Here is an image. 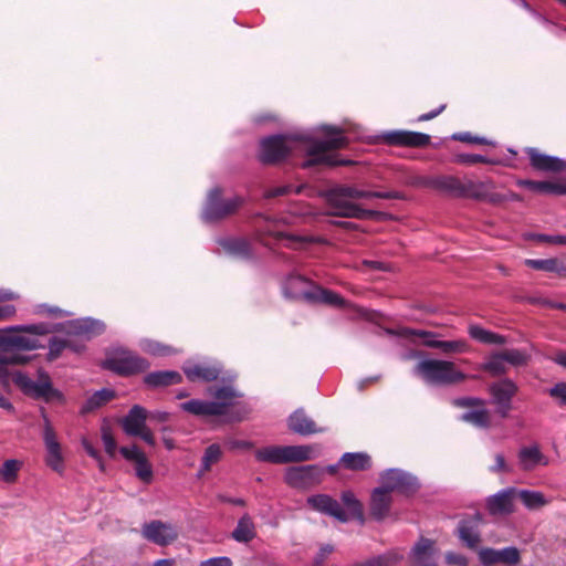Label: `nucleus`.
<instances>
[{"label": "nucleus", "mask_w": 566, "mask_h": 566, "mask_svg": "<svg viewBox=\"0 0 566 566\" xmlns=\"http://www.w3.org/2000/svg\"><path fill=\"white\" fill-rule=\"evenodd\" d=\"M9 366L4 358L0 356V385L2 388L9 390L11 381H13L30 398L40 399L48 403L53 401L65 402L63 392L53 387L51 377L44 369H39L38 378L33 380L22 371L11 373Z\"/></svg>", "instance_id": "obj_1"}, {"label": "nucleus", "mask_w": 566, "mask_h": 566, "mask_svg": "<svg viewBox=\"0 0 566 566\" xmlns=\"http://www.w3.org/2000/svg\"><path fill=\"white\" fill-rule=\"evenodd\" d=\"M326 135L325 139H313L304 149L310 159L302 164L303 168H311L316 165L326 166H350L355 161L350 159H338L336 155L327 154L329 150H337L347 147L349 140L344 135L342 128L336 126H325L323 128Z\"/></svg>", "instance_id": "obj_2"}, {"label": "nucleus", "mask_w": 566, "mask_h": 566, "mask_svg": "<svg viewBox=\"0 0 566 566\" xmlns=\"http://www.w3.org/2000/svg\"><path fill=\"white\" fill-rule=\"evenodd\" d=\"M413 374L429 386H453L469 378H476L460 370L455 363L447 359L423 357L413 367Z\"/></svg>", "instance_id": "obj_3"}, {"label": "nucleus", "mask_w": 566, "mask_h": 566, "mask_svg": "<svg viewBox=\"0 0 566 566\" xmlns=\"http://www.w3.org/2000/svg\"><path fill=\"white\" fill-rule=\"evenodd\" d=\"M343 504L348 512H345L340 504L327 494H317L310 496L307 503L312 509L323 514L329 515L339 522H347L349 518L357 520L360 524L365 523L364 509L360 501L352 491H344L340 495Z\"/></svg>", "instance_id": "obj_4"}, {"label": "nucleus", "mask_w": 566, "mask_h": 566, "mask_svg": "<svg viewBox=\"0 0 566 566\" xmlns=\"http://www.w3.org/2000/svg\"><path fill=\"white\" fill-rule=\"evenodd\" d=\"M310 138L300 135H272L260 140L258 158L264 165H276L301 148V144H311Z\"/></svg>", "instance_id": "obj_5"}, {"label": "nucleus", "mask_w": 566, "mask_h": 566, "mask_svg": "<svg viewBox=\"0 0 566 566\" xmlns=\"http://www.w3.org/2000/svg\"><path fill=\"white\" fill-rule=\"evenodd\" d=\"M259 462L283 464L303 462L315 458L311 446H269L255 451Z\"/></svg>", "instance_id": "obj_6"}, {"label": "nucleus", "mask_w": 566, "mask_h": 566, "mask_svg": "<svg viewBox=\"0 0 566 566\" xmlns=\"http://www.w3.org/2000/svg\"><path fill=\"white\" fill-rule=\"evenodd\" d=\"M104 331V324L92 318H81L67 322L65 326V349L74 353H82L85 349L83 340L90 339L93 335Z\"/></svg>", "instance_id": "obj_7"}, {"label": "nucleus", "mask_w": 566, "mask_h": 566, "mask_svg": "<svg viewBox=\"0 0 566 566\" xmlns=\"http://www.w3.org/2000/svg\"><path fill=\"white\" fill-rule=\"evenodd\" d=\"M102 367L127 377L147 370L149 363L130 350L116 349L102 363Z\"/></svg>", "instance_id": "obj_8"}, {"label": "nucleus", "mask_w": 566, "mask_h": 566, "mask_svg": "<svg viewBox=\"0 0 566 566\" xmlns=\"http://www.w3.org/2000/svg\"><path fill=\"white\" fill-rule=\"evenodd\" d=\"M325 199L328 206V211L326 212L328 216L367 219L376 213L373 210L364 209L359 205L352 202L348 197L344 196L335 187L326 191Z\"/></svg>", "instance_id": "obj_9"}, {"label": "nucleus", "mask_w": 566, "mask_h": 566, "mask_svg": "<svg viewBox=\"0 0 566 566\" xmlns=\"http://www.w3.org/2000/svg\"><path fill=\"white\" fill-rule=\"evenodd\" d=\"M243 202V198L239 196L223 199L221 189L213 188L208 195L203 219L208 222L221 220L234 213Z\"/></svg>", "instance_id": "obj_10"}, {"label": "nucleus", "mask_w": 566, "mask_h": 566, "mask_svg": "<svg viewBox=\"0 0 566 566\" xmlns=\"http://www.w3.org/2000/svg\"><path fill=\"white\" fill-rule=\"evenodd\" d=\"M41 417L43 420V442L46 449L45 463L54 472L62 475L65 467L61 444L44 408H41Z\"/></svg>", "instance_id": "obj_11"}, {"label": "nucleus", "mask_w": 566, "mask_h": 566, "mask_svg": "<svg viewBox=\"0 0 566 566\" xmlns=\"http://www.w3.org/2000/svg\"><path fill=\"white\" fill-rule=\"evenodd\" d=\"M381 489L388 493L399 492L406 495L413 494L419 489L418 480L408 472L399 469H388L380 475Z\"/></svg>", "instance_id": "obj_12"}, {"label": "nucleus", "mask_w": 566, "mask_h": 566, "mask_svg": "<svg viewBox=\"0 0 566 566\" xmlns=\"http://www.w3.org/2000/svg\"><path fill=\"white\" fill-rule=\"evenodd\" d=\"M142 535L150 543L167 546L178 538V531L171 523L154 520L142 526Z\"/></svg>", "instance_id": "obj_13"}, {"label": "nucleus", "mask_w": 566, "mask_h": 566, "mask_svg": "<svg viewBox=\"0 0 566 566\" xmlns=\"http://www.w3.org/2000/svg\"><path fill=\"white\" fill-rule=\"evenodd\" d=\"M493 403L497 407V412L503 417H507L512 408V399L517 394V385L510 378H503L493 382L489 387Z\"/></svg>", "instance_id": "obj_14"}, {"label": "nucleus", "mask_w": 566, "mask_h": 566, "mask_svg": "<svg viewBox=\"0 0 566 566\" xmlns=\"http://www.w3.org/2000/svg\"><path fill=\"white\" fill-rule=\"evenodd\" d=\"M382 144L398 147L420 148L430 144V136L419 132L389 130L379 136Z\"/></svg>", "instance_id": "obj_15"}, {"label": "nucleus", "mask_w": 566, "mask_h": 566, "mask_svg": "<svg viewBox=\"0 0 566 566\" xmlns=\"http://www.w3.org/2000/svg\"><path fill=\"white\" fill-rule=\"evenodd\" d=\"M463 198L485 201L491 205H500L502 199L499 197L496 185L492 179L473 180L467 178Z\"/></svg>", "instance_id": "obj_16"}, {"label": "nucleus", "mask_w": 566, "mask_h": 566, "mask_svg": "<svg viewBox=\"0 0 566 566\" xmlns=\"http://www.w3.org/2000/svg\"><path fill=\"white\" fill-rule=\"evenodd\" d=\"M323 470L314 464L291 467L284 472L285 482L293 488H306L321 481Z\"/></svg>", "instance_id": "obj_17"}, {"label": "nucleus", "mask_w": 566, "mask_h": 566, "mask_svg": "<svg viewBox=\"0 0 566 566\" xmlns=\"http://www.w3.org/2000/svg\"><path fill=\"white\" fill-rule=\"evenodd\" d=\"M308 303H323L336 307H343L347 310H354L357 315L368 317V313L365 308L356 307L352 303L343 298L338 293L319 286H312V293L307 294Z\"/></svg>", "instance_id": "obj_18"}, {"label": "nucleus", "mask_w": 566, "mask_h": 566, "mask_svg": "<svg viewBox=\"0 0 566 566\" xmlns=\"http://www.w3.org/2000/svg\"><path fill=\"white\" fill-rule=\"evenodd\" d=\"M515 488H506L486 499V509L493 516H504L514 512Z\"/></svg>", "instance_id": "obj_19"}, {"label": "nucleus", "mask_w": 566, "mask_h": 566, "mask_svg": "<svg viewBox=\"0 0 566 566\" xmlns=\"http://www.w3.org/2000/svg\"><path fill=\"white\" fill-rule=\"evenodd\" d=\"M479 559L483 566H492L497 563L516 565L521 560V554L514 546L502 549L481 548L479 551Z\"/></svg>", "instance_id": "obj_20"}, {"label": "nucleus", "mask_w": 566, "mask_h": 566, "mask_svg": "<svg viewBox=\"0 0 566 566\" xmlns=\"http://www.w3.org/2000/svg\"><path fill=\"white\" fill-rule=\"evenodd\" d=\"M533 169L543 172H560L566 168V163L559 157L545 155L538 149L528 147L525 149Z\"/></svg>", "instance_id": "obj_21"}, {"label": "nucleus", "mask_w": 566, "mask_h": 566, "mask_svg": "<svg viewBox=\"0 0 566 566\" xmlns=\"http://www.w3.org/2000/svg\"><path fill=\"white\" fill-rule=\"evenodd\" d=\"M548 463V458L536 443L522 447L517 452V464L522 471L531 472L537 467H546Z\"/></svg>", "instance_id": "obj_22"}, {"label": "nucleus", "mask_w": 566, "mask_h": 566, "mask_svg": "<svg viewBox=\"0 0 566 566\" xmlns=\"http://www.w3.org/2000/svg\"><path fill=\"white\" fill-rule=\"evenodd\" d=\"M182 370L190 381L201 380L207 382L218 379L221 373L218 364L210 363L188 364L182 367Z\"/></svg>", "instance_id": "obj_23"}, {"label": "nucleus", "mask_w": 566, "mask_h": 566, "mask_svg": "<svg viewBox=\"0 0 566 566\" xmlns=\"http://www.w3.org/2000/svg\"><path fill=\"white\" fill-rule=\"evenodd\" d=\"M481 521V515L474 514L470 520H463L459 523L458 536L471 549L476 548L481 542L479 532Z\"/></svg>", "instance_id": "obj_24"}, {"label": "nucleus", "mask_w": 566, "mask_h": 566, "mask_svg": "<svg viewBox=\"0 0 566 566\" xmlns=\"http://www.w3.org/2000/svg\"><path fill=\"white\" fill-rule=\"evenodd\" d=\"M392 497L385 489L376 488L370 495V514L376 521L385 520L391 506Z\"/></svg>", "instance_id": "obj_25"}, {"label": "nucleus", "mask_w": 566, "mask_h": 566, "mask_svg": "<svg viewBox=\"0 0 566 566\" xmlns=\"http://www.w3.org/2000/svg\"><path fill=\"white\" fill-rule=\"evenodd\" d=\"M147 410L139 406L135 405L130 408L128 413L125 416V418L122 420V427L124 431L128 436L136 437L138 433L142 432L144 428H146V419H147Z\"/></svg>", "instance_id": "obj_26"}, {"label": "nucleus", "mask_w": 566, "mask_h": 566, "mask_svg": "<svg viewBox=\"0 0 566 566\" xmlns=\"http://www.w3.org/2000/svg\"><path fill=\"white\" fill-rule=\"evenodd\" d=\"M311 282L304 276L291 274L286 277L283 284V293L286 297L305 300L307 302V294L312 293Z\"/></svg>", "instance_id": "obj_27"}, {"label": "nucleus", "mask_w": 566, "mask_h": 566, "mask_svg": "<svg viewBox=\"0 0 566 566\" xmlns=\"http://www.w3.org/2000/svg\"><path fill=\"white\" fill-rule=\"evenodd\" d=\"M287 423L290 430L301 436H310L323 431V429L316 427L315 422L303 410L294 411L290 416Z\"/></svg>", "instance_id": "obj_28"}, {"label": "nucleus", "mask_w": 566, "mask_h": 566, "mask_svg": "<svg viewBox=\"0 0 566 566\" xmlns=\"http://www.w3.org/2000/svg\"><path fill=\"white\" fill-rule=\"evenodd\" d=\"M210 395L214 398L211 403L217 405L219 416L227 413L228 408L234 406L235 400L241 396L233 387L222 386L217 388L214 391H210Z\"/></svg>", "instance_id": "obj_29"}, {"label": "nucleus", "mask_w": 566, "mask_h": 566, "mask_svg": "<svg viewBox=\"0 0 566 566\" xmlns=\"http://www.w3.org/2000/svg\"><path fill=\"white\" fill-rule=\"evenodd\" d=\"M344 196L352 199L377 198V199H400L398 191H364L354 186H336L335 187Z\"/></svg>", "instance_id": "obj_30"}, {"label": "nucleus", "mask_w": 566, "mask_h": 566, "mask_svg": "<svg viewBox=\"0 0 566 566\" xmlns=\"http://www.w3.org/2000/svg\"><path fill=\"white\" fill-rule=\"evenodd\" d=\"M520 187L527 188L534 192L546 193V195H566V185L560 182L552 181H535L530 179L517 180Z\"/></svg>", "instance_id": "obj_31"}, {"label": "nucleus", "mask_w": 566, "mask_h": 566, "mask_svg": "<svg viewBox=\"0 0 566 566\" xmlns=\"http://www.w3.org/2000/svg\"><path fill=\"white\" fill-rule=\"evenodd\" d=\"M182 377L175 370H158L147 374L144 382L151 388L167 387L181 382Z\"/></svg>", "instance_id": "obj_32"}, {"label": "nucleus", "mask_w": 566, "mask_h": 566, "mask_svg": "<svg viewBox=\"0 0 566 566\" xmlns=\"http://www.w3.org/2000/svg\"><path fill=\"white\" fill-rule=\"evenodd\" d=\"M38 339L31 338L20 334H13V332L7 333L3 349L4 350H33L40 348Z\"/></svg>", "instance_id": "obj_33"}, {"label": "nucleus", "mask_w": 566, "mask_h": 566, "mask_svg": "<svg viewBox=\"0 0 566 566\" xmlns=\"http://www.w3.org/2000/svg\"><path fill=\"white\" fill-rule=\"evenodd\" d=\"M59 325L51 326L46 323L31 324V325H22V326H13L0 329V349H3L6 336L9 332H27L33 335H45L52 332L57 331Z\"/></svg>", "instance_id": "obj_34"}, {"label": "nucleus", "mask_w": 566, "mask_h": 566, "mask_svg": "<svg viewBox=\"0 0 566 566\" xmlns=\"http://www.w3.org/2000/svg\"><path fill=\"white\" fill-rule=\"evenodd\" d=\"M231 536L238 543H249L256 536L255 525L249 514L245 513L239 518Z\"/></svg>", "instance_id": "obj_35"}, {"label": "nucleus", "mask_w": 566, "mask_h": 566, "mask_svg": "<svg viewBox=\"0 0 566 566\" xmlns=\"http://www.w3.org/2000/svg\"><path fill=\"white\" fill-rule=\"evenodd\" d=\"M339 462L344 468L353 471H365L371 467V458L365 452H346Z\"/></svg>", "instance_id": "obj_36"}, {"label": "nucleus", "mask_w": 566, "mask_h": 566, "mask_svg": "<svg viewBox=\"0 0 566 566\" xmlns=\"http://www.w3.org/2000/svg\"><path fill=\"white\" fill-rule=\"evenodd\" d=\"M180 408L195 416H219L217 405L211 401L191 399L180 405Z\"/></svg>", "instance_id": "obj_37"}, {"label": "nucleus", "mask_w": 566, "mask_h": 566, "mask_svg": "<svg viewBox=\"0 0 566 566\" xmlns=\"http://www.w3.org/2000/svg\"><path fill=\"white\" fill-rule=\"evenodd\" d=\"M460 420L481 429H488L491 426L490 411L485 408V405L462 413Z\"/></svg>", "instance_id": "obj_38"}, {"label": "nucleus", "mask_w": 566, "mask_h": 566, "mask_svg": "<svg viewBox=\"0 0 566 566\" xmlns=\"http://www.w3.org/2000/svg\"><path fill=\"white\" fill-rule=\"evenodd\" d=\"M468 333L471 338L483 344L503 345L506 343L505 336L493 333L479 325H470Z\"/></svg>", "instance_id": "obj_39"}, {"label": "nucleus", "mask_w": 566, "mask_h": 566, "mask_svg": "<svg viewBox=\"0 0 566 566\" xmlns=\"http://www.w3.org/2000/svg\"><path fill=\"white\" fill-rule=\"evenodd\" d=\"M480 369L489 373L493 377L506 374L507 367L502 352L492 353L485 361L480 365Z\"/></svg>", "instance_id": "obj_40"}, {"label": "nucleus", "mask_w": 566, "mask_h": 566, "mask_svg": "<svg viewBox=\"0 0 566 566\" xmlns=\"http://www.w3.org/2000/svg\"><path fill=\"white\" fill-rule=\"evenodd\" d=\"M433 349H439L442 354H465L470 352V345L464 338L440 340L430 344Z\"/></svg>", "instance_id": "obj_41"}, {"label": "nucleus", "mask_w": 566, "mask_h": 566, "mask_svg": "<svg viewBox=\"0 0 566 566\" xmlns=\"http://www.w3.org/2000/svg\"><path fill=\"white\" fill-rule=\"evenodd\" d=\"M525 264L531 269L546 272H556L566 277V266L560 264L557 259H526Z\"/></svg>", "instance_id": "obj_42"}, {"label": "nucleus", "mask_w": 566, "mask_h": 566, "mask_svg": "<svg viewBox=\"0 0 566 566\" xmlns=\"http://www.w3.org/2000/svg\"><path fill=\"white\" fill-rule=\"evenodd\" d=\"M436 185L438 188L446 190L455 197H464L465 179H460L453 176H444L437 179Z\"/></svg>", "instance_id": "obj_43"}, {"label": "nucleus", "mask_w": 566, "mask_h": 566, "mask_svg": "<svg viewBox=\"0 0 566 566\" xmlns=\"http://www.w3.org/2000/svg\"><path fill=\"white\" fill-rule=\"evenodd\" d=\"M115 397V391L112 389L103 388L95 391L83 405L82 412L86 413L97 409L112 400Z\"/></svg>", "instance_id": "obj_44"}, {"label": "nucleus", "mask_w": 566, "mask_h": 566, "mask_svg": "<svg viewBox=\"0 0 566 566\" xmlns=\"http://www.w3.org/2000/svg\"><path fill=\"white\" fill-rule=\"evenodd\" d=\"M22 465L23 463L20 460H6L0 468V481L7 484L15 483L19 476V472L22 469Z\"/></svg>", "instance_id": "obj_45"}, {"label": "nucleus", "mask_w": 566, "mask_h": 566, "mask_svg": "<svg viewBox=\"0 0 566 566\" xmlns=\"http://www.w3.org/2000/svg\"><path fill=\"white\" fill-rule=\"evenodd\" d=\"M516 494H518L522 503L528 510H536L548 503L544 494L539 491L521 490Z\"/></svg>", "instance_id": "obj_46"}, {"label": "nucleus", "mask_w": 566, "mask_h": 566, "mask_svg": "<svg viewBox=\"0 0 566 566\" xmlns=\"http://www.w3.org/2000/svg\"><path fill=\"white\" fill-rule=\"evenodd\" d=\"M402 559V555L397 552H387L382 555L356 563L352 566H396Z\"/></svg>", "instance_id": "obj_47"}, {"label": "nucleus", "mask_w": 566, "mask_h": 566, "mask_svg": "<svg viewBox=\"0 0 566 566\" xmlns=\"http://www.w3.org/2000/svg\"><path fill=\"white\" fill-rule=\"evenodd\" d=\"M434 554V542L421 537L412 547L411 555L419 564L423 563L428 557Z\"/></svg>", "instance_id": "obj_48"}, {"label": "nucleus", "mask_w": 566, "mask_h": 566, "mask_svg": "<svg viewBox=\"0 0 566 566\" xmlns=\"http://www.w3.org/2000/svg\"><path fill=\"white\" fill-rule=\"evenodd\" d=\"M502 354L506 364H510L514 367L526 366L532 357L531 352L525 348L505 349L502 352Z\"/></svg>", "instance_id": "obj_49"}, {"label": "nucleus", "mask_w": 566, "mask_h": 566, "mask_svg": "<svg viewBox=\"0 0 566 566\" xmlns=\"http://www.w3.org/2000/svg\"><path fill=\"white\" fill-rule=\"evenodd\" d=\"M18 297V294L12 291L0 290V322L11 318L15 315V306L12 304H7L6 302L17 300Z\"/></svg>", "instance_id": "obj_50"}, {"label": "nucleus", "mask_w": 566, "mask_h": 566, "mask_svg": "<svg viewBox=\"0 0 566 566\" xmlns=\"http://www.w3.org/2000/svg\"><path fill=\"white\" fill-rule=\"evenodd\" d=\"M221 459V449L218 444H210L201 459V468L198 472V476H201L203 473L208 472L211 469V465L217 463Z\"/></svg>", "instance_id": "obj_51"}, {"label": "nucleus", "mask_w": 566, "mask_h": 566, "mask_svg": "<svg viewBox=\"0 0 566 566\" xmlns=\"http://www.w3.org/2000/svg\"><path fill=\"white\" fill-rule=\"evenodd\" d=\"M134 463L136 476L145 483H150L153 481V468L146 455Z\"/></svg>", "instance_id": "obj_52"}, {"label": "nucleus", "mask_w": 566, "mask_h": 566, "mask_svg": "<svg viewBox=\"0 0 566 566\" xmlns=\"http://www.w3.org/2000/svg\"><path fill=\"white\" fill-rule=\"evenodd\" d=\"M228 251L239 258H249L250 244L244 240H232L227 243Z\"/></svg>", "instance_id": "obj_53"}, {"label": "nucleus", "mask_w": 566, "mask_h": 566, "mask_svg": "<svg viewBox=\"0 0 566 566\" xmlns=\"http://www.w3.org/2000/svg\"><path fill=\"white\" fill-rule=\"evenodd\" d=\"M65 349V342L61 337H52L49 342L46 358L49 361L57 359Z\"/></svg>", "instance_id": "obj_54"}, {"label": "nucleus", "mask_w": 566, "mask_h": 566, "mask_svg": "<svg viewBox=\"0 0 566 566\" xmlns=\"http://www.w3.org/2000/svg\"><path fill=\"white\" fill-rule=\"evenodd\" d=\"M407 334L422 338V345L428 348H432V346L430 344L437 343L438 337H439L438 333H434L431 331H426V329H409L407 332Z\"/></svg>", "instance_id": "obj_55"}, {"label": "nucleus", "mask_w": 566, "mask_h": 566, "mask_svg": "<svg viewBox=\"0 0 566 566\" xmlns=\"http://www.w3.org/2000/svg\"><path fill=\"white\" fill-rule=\"evenodd\" d=\"M0 356L4 358L7 365H24L30 360V357L15 353L13 350L0 349Z\"/></svg>", "instance_id": "obj_56"}, {"label": "nucleus", "mask_w": 566, "mask_h": 566, "mask_svg": "<svg viewBox=\"0 0 566 566\" xmlns=\"http://www.w3.org/2000/svg\"><path fill=\"white\" fill-rule=\"evenodd\" d=\"M452 405L458 408H471L472 410L485 405V401L478 397H459L452 400Z\"/></svg>", "instance_id": "obj_57"}, {"label": "nucleus", "mask_w": 566, "mask_h": 566, "mask_svg": "<svg viewBox=\"0 0 566 566\" xmlns=\"http://www.w3.org/2000/svg\"><path fill=\"white\" fill-rule=\"evenodd\" d=\"M457 161L465 165H474V164H495L492 159L478 154H460L457 156Z\"/></svg>", "instance_id": "obj_58"}, {"label": "nucleus", "mask_w": 566, "mask_h": 566, "mask_svg": "<svg viewBox=\"0 0 566 566\" xmlns=\"http://www.w3.org/2000/svg\"><path fill=\"white\" fill-rule=\"evenodd\" d=\"M35 311L38 314L46 315L54 318H61L67 315L66 311L60 308L59 306L49 304H39Z\"/></svg>", "instance_id": "obj_59"}, {"label": "nucleus", "mask_w": 566, "mask_h": 566, "mask_svg": "<svg viewBox=\"0 0 566 566\" xmlns=\"http://www.w3.org/2000/svg\"><path fill=\"white\" fill-rule=\"evenodd\" d=\"M102 441L104 443L105 452L109 457H114L116 453V441L111 432V430L106 427L102 428Z\"/></svg>", "instance_id": "obj_60"}, {"label": "nucleus", "mask_w": 566, "mask_h": 566, "mask_svg": "<svg viewBox=\"0 0 566 566\" xmlns=\"http://www.w3.org/2000/svg\"><path fill=\"white\" fill-rule=\"evenodd\" d=\"M119 452L127 461L132 462H136L145 455V453L135 444L130 447H122Z\"/></svg>", "instance_id": "obj_61"}, {"label": "nucleus", "mask_w": 566, "mask_h": 566, "mask_svg": "<svg viewBox=\"0 0 566 566\" xmlns=\"http://www.w3.org/2000/svg\"><path fill=\"white\" fill-rule=\"evenodd\" d=\"M548 394L551 397L557 399L560 406L566 405V382H557L548 390Z\"/></svg>", "instance_id": "obj_62"}, {"label": "nucleus", "mask_w": 566, "mask_h": 566, "mask_svg": "<svg viewBox=\"0 0 566 566\" xmlns=\"http://www.w3.org/2000/svg\"><path fill=\"white\" fill-rule=\"evenodd\" d=\"M199 566H232V560L227 556H218L201 562Z\"/></svg>", "instance_id": "obj_63"}, {"label": "nucleus", "mask_w": 566, "mask_h": 566, "mask_svg": "<svg viewBox=\"0 0 566 566\" xmlns=\"http://www.w3.org/2000/svg\"><path fill=\"white\" fill-rule=\"evenodd\" d=\"M446 562L449 565L468 566V558L464 555L454 552H448L446 554Z\"/></svg>", "instance_id": "obj_64"}]
</instances>
